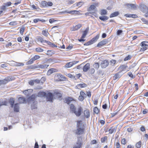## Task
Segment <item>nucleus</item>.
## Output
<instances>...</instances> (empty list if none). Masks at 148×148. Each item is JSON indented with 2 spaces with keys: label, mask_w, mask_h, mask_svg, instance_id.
I'll return each instance as SVG.
<instances>
[{
  "label": "nucleus",
  "mask_w": 148,
  "mask_h": 148,
  "mask_svg": "<svg viewBox=\"0 0 148 148\" xmlns=\"http://www.w3.org/2000/svg\"><path fill=\"white\" fill-rule=\"evenodd\" d=\"M77 122L76 129L75 130V133L76 134L80 135L82 134L84 132V125L81 120L77 121Z\"/></svg>",
  "instance_id": "1"
},
{
  "label": "nucleus",
  "mask_w": 148,
  "mask_h": 148,
  "mask_svg": "<svg viewBox=\"0 0 148 148\" xmlns=\"http://www.w3.org/2000/svg\"><path fill=\"white\" fill-rule=\"evenodd\" d=\"M140 46L142 47L140 48V51L143 52L146 50L147 48V47H148V42L143 41L140 43Z\"/></svg>",
  "instance_id": "2"
},
{
  "label": "nucleus",
  "mask_w": 148,
  "mask_h": 148,
  "mask_svg": "<svg viewBox=\"0 0 148 148\" xmlns=\"http://www.w3.org/2000/svg\"><path fill=\"white\" fill-rule=\"evenodd\" d=\"M46 97L48 101L53 102V100L54 99L53 93V94L51 92H49L47 94Z\"/></svg>",
  "instance_id": "3"
},
{
  "label": "nucleus",
  "mask_w": 148,
  "mask_h": 148,
  "mask_svg": "<svg viewBox=\"0 0 148 148\" xmlns=\"http://www.w3.org/2000/svg\"><path fill=\"white\" fill-rule=\"evenodd\" d=\"M54 79L56 81H63L64 79V77L63 76L60 74L56 75L55 76Z\"/></svg>",
  "instance_id": "4"
},
{
  "label": "nucleus",
  "mask_w": 148,
  "mask_h": 148,
  "mask_svg": "<svg viewBox=\"0 0 148 148\" xmlns=\"http://www.w3.org/2000/svg\"><path fill=\"white\" fill-rule=\"evenodd\" d=\"M82 110L83 109L82 107L80 106L77 108V110H75L73 113H75L77 116H79L81 115Z\"/></svg>",
  "instance_id": "5"
},
{
  "label": "nucleus",
  "mask_w": 148,
  "mask_h": 148,
  "mask_svg": "<svg viewBox=\"0 0 148 148\" xmlns=\"http://www.w3.org/2000/svg\"><path fill=\"white\" fill-rule=\"evenodd\" d=\"M123 74L122 72V71H121L114 74L113 77V80H115L116 79H119L123 75Z\"/></svg>",
  "instance_id": "6"
},
{
  "label": "nucleus",
  "mask_w": 148,
  "mask_h": 148,
  "mask_svg": "<svg viewBox=\"0 0 148 148\" xmlns=\"http://www.w3.org/2000/svg\"><path fill=\"white\" fill-rule=\"evenodd\" d=\"M140 8L141 11L143 12H147L148 10L147 7L144 4H142L140 5Z\"/></svg>",
  "instance_id": "7"
},
{
  "label": "nucleus",
  "mask_w": 148,
  "mask_h": 148,
  "mask_svg": "<svg viewBox=\"0 0 148 148\" xmlns=\"http://www.w3.org/2000/svg\"><path fill=\"white\" fill-rule=\"evenodd\" d=\"M79 61H73L72 62H70L69 63H67L66 64V65L64 66V67L65 68H70L73 65L76 64Z\"/></svg>",
  "instance_id": "8"
},
{
  "label": "nucleus",
  "mask_w": 148,
  "mask_h": 148,
  "mask_svg": "<svg viewBox=\"0 0 148 148\" xmlns=\"http://www.w3.org/2000/svg\"><path fill=\"white\" fill-rule=\"evenodd\" d=\"M109 64L108 61L106 60L102 62L101 66L102 68H105L108 66Z\"/></svg>",
  "instance_id": "9"
},
{
  "label": "nucleus",
  "mask_w": 148,
  "mask_h": 148,
  "mask_svg": "<svg viewBox=\"0 0 148 148\" xmlns=\"http://www.w3.org/2000/svg\"><path fill=\"white\" fill-rule=\"evenodd\" d=\"M82 145L81 140L78 138L77 141L76 142L75 145L73 148H80Z\"/></svg>",
  "instance_id": "10"
},
{
  "label": "nucleus",
  "mask_w": 148,
  "mask_h": 148,
  "mask_svg": "<svg viewBox=\"0 0 148 148\" xmlns=\"http://www.w3.org/2000/svg\"><path fill=\"white\" fill-rule=\"evenodd\" d=\"M54 98V99H61L62 97V95L60 93L55 92L53 93Z\"/></svg>",
  "instance_id": "11"
},
{
  "label": "nucleus",
  "mask_w": 148,
  "mask_h": 148,
  "mask_svg": "<svg viewBox=\"0 0 148 148\" xmlns=\"http://www.w3.org/2000/svg\"><path fill=\"white\" fill-rule=\"evenodd\" d=\"M90 68V64L89 63H88L86 64L84 66L83 70V71L84 72H86Z\"/></svg>",
  "instance_id": "12"
},
{
  "label": "nucleus",
  "mask_w": 148,
  "mask_h": 148,
  "mask_svg": "<svg viewBox=\"0 0 148 148\" xmlns=\"http://www.w3.org/2000/svg\"><path fill=\"white\" fill-rule=\"evenodd\" d=\"M128 8L135 9L136 8V6L134 4L127 3L125 5Z\"/></svg>",
  "instance_id": "13"
},
{
  "label": "nucleus",
  "mask_w": 148,
  "mask_h": 148,
  "mask_svg": "<svg viewBox=\"0 0 148 148\" xmlns=\"http://www.w3.org/2000/svg\"><path fill=\"white\" fill-rule=\"evenodd\" d=\"M107 41L106 39H104L102 41L99 42L97 45V47H99L106 45L107 43Z\"/></svg>",
  "instance_id": "14"
},
{
  "label": "nucleus",
  "mask_w": 148,
  "mask_h": 148,
  "mask_svg": "<svg viewBox=\"0 0 148 148\" xmlns=\"http://www.w3.org/2000/svg\"><path fill=\"white\" fill-rule=\"evenodd\" d=\"M37 95L36 94H33L30 96L28 99V101L30 102V101H34L35 98L37 97Z\"/></svg>",
  "instance_id": "15"
},
{
  "label": "nucleus",
  "mask_w": 148,
  "mask_h": 148,
  "mask_svg": "<svg viewBox=\"0 0 148 148\" xmlns=\"http://www.w3.org/2000/svg\"><path fill=\"white\" fill-rule=\"evenodd\" d=\"M37 40L38 41L40 42L41 43H43V45H45L44 44L46 42V40H44V38L40 36H38L37 38Z\"/></svg>",
  "instance_id": "16"
},
{
  "label": "nucleus",
  "mask_w": 148,
  "mask_h": 148,
  "mask_svg": "<svg viewBox=\"0 0 148 148\" xmlns=\"http://www.w3.org/2000/svg\"><path fill=\"white\" fill-rule=\"evenodd\" d=\"M84 114L85 117L86 118H88L90 116V113L89 110L88 109H86L84 111Z\"/></svg>",
  "instance_id": "17"
},
{
  "label": "nucleus",
  "mask_w": 148,
  "mask_h": 148,
  "mask_svg": "<svg viewBox=\"0 0 148 148\" xmlns=\"http://www.w3.org/2000/svg\"><path fill=\"white\" fill-rule=\"evenodd\" d=\"M10 78L9 77H8L7 78H5L3 80H0V82L1 84H5L9 81L10 80Z\"/></svg>",
  "instance_id": "18"
},
{
  "label": "nucleus",
  "mask_w": 148,
  "mask_h": 148,
  "mask_svg": "<svg viewBox=\"0 0 148 148\" xmlns=\"http://www.w3.org/2000/svg\"><path fill=\"white\" fill-rule=\"evenodd\" d=\"M46 93L45 92H40L38 93V96L41 97H46Z\"/></svg>",
  "instance_id": "19"
},
{
  "label": "nucleus",
  "mask_w": 148,
  "mask_h": 148,
  "mask_svg": "<svg viewBox=\"0 0 148 148\" xmlns=\"http://www.w3.org/2000/svg\"><path fill=\"white\" fill-rule=\"evenodd\" d=\"M49 65L46 64H41L38 65L37 66V68H40L42 69H45L47 68L48 66Z\"/></svg>",
  "instance_id": "20"
},
{
  "label": "nucleus",
  "mask_w": 148,
  "mask_h": 148,
  "mask_svg": "<svg viewBox=\"0 0 148 148\" xmlns=\"http://www.w3.org/2000/svg\"><path fill=\"white\" fill-rule=\"evenodd\" d=\"M32 92V90L29 89H28L23 91V93L27 96L29 95Z\"/></svg>",
  "instance_id": "21"
},
{
  "label": "nucleus",
  "mask_w": 148,
  "mask_h": 148,
  "mask_svg": "<svg viewBox=\"0 0 148 148\" xmlns=\"http://www.w3.org/2000/svg\"><path fill=\"white\" fill-rule=\"evenodd\" d=\"M117 128V127H112L109 130V133L112 134L114 132H115Z\"/></svg>",
  "instance_id": "22"
},
{
  "label": "nucleus",
  "mask_w": 148,
  "mask_h": 148,
  "mask_svg": "<svg viewBox=\"0 0 148 148\" xmlns=\"http://www.w3.org/2000/svg\"><path fill=\"white\" fill-rule=\"evenodd\" d=\"M88 31V28H87L84 31L83 34L81 38H84L86 36Z\"/></svg>",
  "instance_id": "23"
},
{
  "label": "nucleus",
  "mask_w": 148,
  "mask_h": 148,
  "mask_svg": "<svg viewBox=\"0 0 148 148\" xmlns=\"http://www.w3.org/2000/svg\"><path fill=\"white\" fill-rule=\"evenodd\" d=\"M14 111L16 112H18L19 111V106L18 103L15 104L14 106Z\"/></svg>",
  "instance_id": "24"
},
{
  "label": "nucleus",
  "mask_w": 148,
  "mask_h": 148,
  "mask_svg": "<svg viewBox=\"0 0 148 148\" xmlns=\"http://www.w3.org/2000/svg\"><path fill=\"white\" fill-rule=\"evenodd\" d=\"M92 10H94V11H97L96 7L94 5H91L89 8L88 11H90Z\"/></svg>",
  "instance_id": "25"
},
{
  "label": "nucleus",
  "mask_w": 148,
  "mask_h": 148,
  "mask_svg": "<svg viewBox=\"0 0 148 148\" xmlns=\"http://www.w3.org/2000/svg\"><path fill=\"white\" fill-rule=\"evenodd\" d=\"M119 14V13L118 11L114 12L110 14V18H112L113 17L117 16Z\"/></svg>",
  "instance_id": "26"
},
{
  "label": "nucleus",
  "mask_w": 148,
  "mask_h": 148,
  "mask_svg": "<svg viewBox=\"0 0 148 148\" xmlns=\"http://www.w3.org/2000/svg\"><path fill=\"white\" fill-rule=\"evenodd\" d=\"M99 36L97 35L95 37L92 38L90 40V42L92 43V44L96 42L99 38Z\"/></svg>",
  "instance_id": "27"
},
{
  "label": "nucleus",
  "mask_w": 148,
  "mask_h": 148,
  "mask_svg": "<svg viewBox=\"0 0 148 148\" xmlns=\"http://www.w3.org/2000/svg\"><path fill=\"white\" fill-rule=\"evenodd\" d=\"M70 109L71 112L73 113L75 110H76V108L74 106V105L72 104H71L70 105Z\"/></svg>",
  "instance_id": "28"
},
{
  "label": "nucleus",
  "mask_w": 148,
  "mask_h": 148,
  "mask_svg": "<svg viewBox=\"0 0 148 148\" xmlns=\"http://www.w3.org/2000/svg\"><path fill=\"white\" fill-rule=\"evenodd\" d=\"M25 101V99L23 97H20L18 99V102L21 103H24Z\"/></svg>",
  "instance_id": "29"
},
{
  "label": "nucleus",
  "mask_w": 148,
  "mask_h": 148,
  "mask_svg": "<svg viewBox=\"0 0 148 148\" xmlns=\"http://www.w3.org/2000/svg\"><path fill=\"white\" fill-rule=\"evenodd\" d=\"M109 18V17L106 16H103L99 17V19L103 21H105L107 20Z\"/></svg>",
  "instance_id": "30"
},
{
  "label": "nucleus",
  "mask_w": 148,
  "mask_h": 148,
  "mask_svg": "<svg viewBox=\"0 0 148 148\" xmlns=\"http://www.w3.org/2000/svg\"><path fill=\"white\" fill-rule=\"evenodd\" d=\"M37 101H34L33 104H32L31 106V108L32 109H36L37 108Z\"/></svg>",
  "instance_id": "31"
},
{
  "label": "nucleus",
  "mask_w": 148,
  "mask_h": 148,
  "mask_svg": "<svg viewBox=\"0 0 148 148\" xmlns=\"http://www.w3.org/2000/svg\"><path fill=\"white\" fill-rule=\"evenodd\" d=\"M33 21L34 23H36L38 21H41L42 22H45V20L43 19L37 18L34 19L33 20Z\"/></svg>",
  "instance_id": "32"
},
{
  "label": "nucleus",
  "mask_w": 148,
  "mask_h": 148,
  "mask_svg": "<svg viewBox=\"0 0 148 148\" xmlns=\"http://www.w3.org/2000/svg\"><path fill=\"white\" fill-rule=\"evenodd\" d=\"M77 86L78 88H80L86 87L87 86V85L85 83L80 84H78Z\"/></svg>",
  "instance_id": "33"
},
{
  "label": "nucleus",
  "mask_w": 148,
  "mask_h": 148,
  "mask_svg": "<svg viewBox=\"0 0 148 148\" xmlns=\"http://www.w3.org/2000/svg\"><path fill=\"white\" fill-rule=\"evenodd\" d=\"M8 64L12 66H15L16 65V62L14 61H8Z\"/></svg>",
  "instance_id": "34"
},
{
  "label": "nucleus",
  "mask_w": 148,
  "mask_h": 148,
  "mask_svg": "<svg viewBox=\"0 0 148 148\" xmlns=\"http://www.w3.org/2000/svg\"><path fill=\"white\" fill-rule=\"evenodd\" d=\"M47 2L45 1H42L41 2V5L42 7H47Z\"/></svg>",
  "instance_id": "35"
},
{
  "label": "nucleus",
  "mask_w": 148,
  "mask_h": 148,
  "mask_svg": "<svg viewBox=\"0 0 148 148\" xmlns=\"http://www.w3.org/2000/svg\"><path fill=\"white\" fill-rule=\"evenodd\" d=\"M82 25L80 24L76 25V26H75L74 27L73 29V30L75 31L78 30V29L80 28L81 27Z\"/></svg>",
  "instance_id": "36"
},
{
  "label": "nucleus",
  "mask_w": 148,
  "mask_h": 148,
  "mask_svg": "<svg viewBox=\"0 0 148 148\" xmlns=\"http://www.w3.org/2000/svg\"><path fill=\"white\" fill-rule=\"evenodd\" d=\"M9 102L11 105V107L12 108H13L14 106V99L12 97L11 98H10Z\"/></svg>",
  "instance_id": "37"
},
{
  "label": "nucleus",
  "mask_w": 148,
  "mask_h": 148,
  "mask_svg": "<svg viewBox=\"0 0 148 148\" xmlns=\"http://www.w3.org/2000/svg\"><path fill=\"white\" fill-rule=\"evenodd\" d=\"M34 60L33 59V58H32L31 59L27 61L26 63V64L27 65H29L32 64L34 61Z\"/></svg>",
  "instance_id": "38"
},
{
  "label": "nucleus",
  "mask_w": 148,
  "mask_h": 148,
  "mask_svg": "<svg viewBox=\"0 0 148 148\" xmlns=\"http://www.w3.org/2000/svg\"><path fill=\"white\" fill-rule=\"evenodd\" d=\"M42 34L46 37H47L48 35L49 34L48 32L45 30H43L42 31Z\"/></svg>",
  "instance_id": "39"
},
{
  "label": "nucleus",
  "mask_w": 148,
  "mask_h": 148,
  "mask_svg": "<svg viewBox=\"0 0 148 148\" xmlns=\"http://www.w3.org/2000/svg\"><path fill=\"white\" fill-rule=\"evenodd\" d=\"M107 13V11L105 10H102L101 11V15H104L106 14Z\"/></svg>",
  "instance_id": "40"
},
{
  "label": "nucleus",
  "mask_w": 148,
  "mask_h": 148,
  "mask_svg": "<svg viewBox=\"0 0 148 148\" xmlns=\"http://www.w3.org/2000/svg\"><path fill=\"white\" fill-rule=\"evenodd\" d=\"M141 141H139L137 142L136 145V147L137 148H140L141 147Z\"/></svg>",
  "instance_id": "41"
},
{
  "label": "nucleus",
  "mask_w": 148,
  "mask_h": 148,
  "mask_svg": "<svg viewBox=\"0 0 148 148\" xmlns=\"http://www.w3.org/2000/svg\"><path fill=\"white\" fill-rule=\"evenodd\" d=\"M99 64L98 63H96L93 65L94 67L97 69L99 68Z\"/></svg>",
  "instance_id": "42"
},
{
  "label": "nucleus",
  "mask_w": 148,
  "mask_h": 148,
  "mask_svg": "<svg viewBox=\"0 0 148 148\" xmlns=\"http://www.w3.org/2000/svg\"><path fill=\"white\" fill-rule=\"evenodd\" d=\"M84 4V3L82 2H80L78 3H75L74 5L76 4V6L77 7H80L82 5Z\"/></svg>",
  "instance_id": "43"
},
{
  "label": "nucleus",
  "mask_w": 148,
  "mask_h": 148,
  "mask_svg": "<svg viewBox=\"0 0 148 148\" xmlns=\"http://www.w3.org/2000/svg\"><path fill=\"white\" fill-rule=\"evenodd\" d=\"M93 111L94 113L97 114L99 113V110L98 108L96 107L94 108Z\"/></svg>",
  "instance_id": "44"
},
{
  "label": "nucleus",
  "mask_w": 148,
  "mask_h": 148,
  "mask_svg": "<svg viewBox=\"0 0 148 148\" xmlns=\"http://www.w3.org/2000/svg\"><path fill=\"white\" fill-rule=\"evenodd\" d=\"M141 20L144 23L148 25V21L145 18H141Z\"/></svg>",
  "instance_id": "45"
},
{
  "label": "nucleus",
  "mask_w": 148,
  "mask_h": 148,
  "mask_svg": "<svg viewBox=\"0 0 148 148\" xmlns=\"http://www.w3.org/2000/svg\"><path fill=\"white\" fill-rule=\"evenodd\" d=\"M131 56L130 55H128L127 56L125 57L124 59V60L125 61L130 60L131 59Z\"/></svg>",
  "instance_id": "46"
},
{
  "label": "nucleus",
  "mask_w": 148,
  "mask_h": 148,
  "mask_svg": "<svg viewBox=\"0 0 148 148\" xmlns=\"http://www.w3.org/2000/svg\"><path fill=\"white\" fill-rule=\"evenodd\" d=\"M127 74L129 77H130L132 79L135 78V76H134V75L132 74V73L131 72H128L127 73Z\"/></svg>",
  "instance_id": "47"
},
{
  "label": "nucleus",
  "mask_w": 148,
  "mask_h": 148,
  "mask_svg": "<svg viewBox=\"0 0 148 148\" xmlns=\"http://www.w3.org/2000/svg\"><path fill=\"white\" fill-rule=\"evenodd\" d=\"M48 61L49 62H56L55 59L50 58L48 60Z\"/></svg>",
  "instance_id": "48"
},
{
  "label": "nucleus",
  "mask_w": 148,
  "mask_h": 148,
  "mask_svg": "<svg viewBox=\"0 0 148 148\" xmlns=\"http://www.w3.org/2000/svg\"><path fill=\"white\" fill-rule=\"evenodd\" d=\"M98 74L101 76H102L103 75L104 73L102 70H99L98 71Z\"/></svg>",
  "instance_id": "49"
},
{
  "label": "nucleus",
  "mask_w": 148,
  "mask_h": 148,
  "mask_svg": "<svg viewBox=\"0 0 148 148\" xmlns=\"http://www.w3.org/2000/svg\"><path fill=\"white\" fill-rule=\"evenodd\" d=\"M36 51L38 52H42L43 51V50L40 48H37L36 49Z\"/></svg>",
  "instance_id": "50"
},
{
  "label": "nucleus",
  "mask_w": 148,
  "mask_h": 148,
  "mask_svg": "<svg viewBox=\"0 0 148 148\" xmlns=\"http://www.w3.org/2000/svg\"><path fill=\"white\" fill-rule=\"evenodd\" d=\"M116 148H120L121 146L119 143V140H117V142L116 144Z\"/></svg>",
  "instance_id": "51"
},
{
  "label": "nucleus",
  "mask_w": 148,
  "mask_h": 148,
  "mask_svg": "<svg viewBox=\"0 0 148 148\" xmlns=\"http://www.w3.org/2000/svg\"><path fill=\"white\" fill-rule=\"evenodd\" d=\"M107 139V137L106 136H105L104 138H101V141L102 143H104L105 141V140Z\"/></svg>",
  "instance_id": "52"
},
{
  "label": "nucleus",
  "mask_w": 148,
  "mask_h": 148,
  "mask_svg": "<svg viewBox=\"0 0 148 148\" xmlns=\"http://www.w3.org/2000/svg\"><path fill=\"white\" fill-rule=\"evenodd\" d=\"M121 143L123 145H125L126 144V140L125 139L123 138L121 140Z\"/></svg>",
  "instance_id": "53"
},
{
  "label": "nucleus",
  "mask_w": 148,
  "mask_h": 148,
  "mask_svg": "<svg viewBox=\"0 0 148 148\" xmlns=\"http://www.w3.org/2000/svg\"><path fill=\"white\" fill-rule=\"evenodd\" d=\"M40 58V56L38 55H35L33 57V59L35 60L39 59Z\"/></svg>",
  "instance_id": "54"
},
{
  "label": "nucleus",
  "mask_w": 148,
  "mask_h": 148,
  "mask_svg": "<svg viewBox=\"0 0 148 148\" xmlns=\"http://www.w3.org/2000/svg\"><path fill=\"white\" fill-rule=\"evenodd\" d=\"M16 64L15 66H23L24 65V64L23 63L17 62H16Z\"/></svg>",
  "instance_id": "55"
},
{
  "label": "nucleus",
  "mask_w": 148,
  "mask_h": 148,
  "mask_svg": "<svg viewBox=\"0 0 148 148\" xmlns=\"http://www.w3.org/2000/svg\"><path fill=\"white\" fill-rule=\"evenodd\" d=\"M95 72V70L94 68H91L89 70V72L91 74H93Z\"/></svg>",
  "instance_id": "56"
},
{
  "label": "nucleus",
  "mask_w": 148,
  "mask_h": 148,
  "mask_svg": "<svg viewBox=\"0 0 148 148\" xmlns=\"http://www.w3.org/2000/svg\"><path fill=\"white\" fill-rule=\"evenodd\" d=\"M12 4V3L10 1H9L7 3H4L3 4L5 5L6 6H9L10 5Z\"/></svg>",
  "instance_id": "57"
},
{
  "label": "nucleus",
  "mask_w": 148,
  "mask_h": 148,
  "mask_svg": "<svg viewBox=\"0 0 148 148\" xmlns=\"http://www.w3.org/2000/svg\"><path fill=\"white\" fill-rule=\"evenodd\" d=\"M16 21H12L10 22L9 24L11 25H17V23Z\"/></svg>",
  "instance_id": "58"
},
{
  "label": "nucleus",
  "mask_w": 148,
  "mask_h": 148,
  "mask_svg": "<svg viewBox=\"0 0 148 148\" xmlns=\"http://www.w3.org/2000/svg\"><path fill=\"white\" fill-rule=\"evenodd\" d=\"M24 27H22L20 29V32L21 35H23L24 31Z\"/></svg>",
  "instance_id": "59"
},
{
  "label": "nucleus",
  "mask_w": 148,
  "mask_h": 148,
  "mask_svg": "<svg viewBox=\"0 0 148 148\" xmlns=\"http://www.w3.org/2000/svg\"><path fill=\"white\" fill-rule=\"evenodd\" d=\"M53 5V3L51 2H48L47 3V7L51 6Z\"/></svg>",
  "instance_id": "60"
},
{
  "label": "nucleus",
  "mask_w": 148,
  "mask_h": 148,
  "mask_svg": "<svg viewBox=\"0 0 148 148\" xmlns=\"http://www.w3.org/2000/svg\"><path fill=\"white\" fill-rule=\"evenodd\" d=\"M52 73V70L51 69L48 70L47 73V75H50Z\"/></svg>",
  "instance_id": "61"
},
{
  "label": "nucleus",
  "mask_w": 148,
  "mask_h": 148,
  "mask_svg": "<svg viewBox=\"0 0 148 148\" xmlns=\"http://www.w3.org/2000/svg\"><path fill=\"white\" fill-rule=\"evenodd\" d=\"M77 11L76 10H72L71 11H69V14H76L77 13Z\"/></svg>",
  "instance_id": "62"
},
{
  "label": "nucleus",
  "mask_w": 148,
  "mask_h": 148,
  "mask_svg": "<svg viewBox=\"0 0 148 148\" xmlns=\"http://www.w3.org/2000/svg\"><path fill=\"white\" fill-rule=\"evenodd\" d=\"M65 102L67 104H69L70 103V101L69 100V99L67 98H66L65 99Z\"/></svg>",
  "instance_id": "63"
},
{
  "label": "nucleus",
  "mask_w": 148,
  "mask_h": 148,
  "mask_svg": "<svg viewBox=\"0 0 148 148\" xmlns=\"http://www.w3.org/2000/svg\"><path fill=\"white\" fill-rule=\"evenodd\" d=\"M80 96H82L84 98L85 97V95H86L84 92L82 91L80 92Z\"/></svg>",
  "instance_id": "64"
}]
</instances>
